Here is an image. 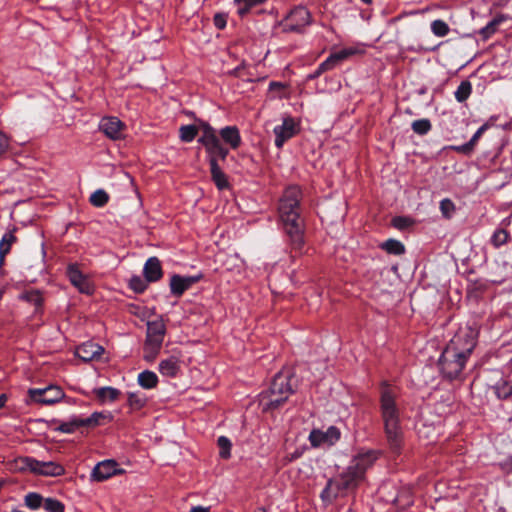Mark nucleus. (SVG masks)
Masks as SVG:
<instances>
[{"instance_id":"obj_6","label":"nucleus","mask_w":512,"mask_h":512,"mask_svg":"<svg viewBox=\"0 0 512 512\" xmlns=\"http://www.w3.org/2000/svg\"><path fill=\"white\" fill-rule=\"evenodd\" d=\"M201 128L202 134L198 138V143L205 148L209 165L225 161L229 154V149L221 143L216 129L208 122H202Z\"/></svg>"},{"instance_id":"obj_38","label":"nucleus","mask_w":512,"mask_h":512,"mask_svg":"<svg viewBox=\"0 0 512 512\" xmlns=\"http://www.w3.org/2000/svg\"><path fill=\"white\" fill-rule=\"evenodd\" d=\"M411 128L414 133L418 135H426L431 129L432 125L429 119L423 118L412 122Z\"/></svg>"},{"instance_id":"obj_42","label":"nucleus","mask_w":512,"mask_h":512,"mask_svg":"<svg viewBox=\"0 0 512 512\" xmlns=\"http://www.w3.org/2000/svg\"><path fill=\"white\" fill-rule=\"evenodd\" d=\"M414 223H415V221L412 218L407 217V216H395L392 219V226L401 231L407 230Z\"/></svg>"},{"instance_id":"obj_46","label":"nucleus","mask_w":512,"mask_h":512,"mask_svg":"<svg viewBox=\"0 0 512 512\" xmlns=\"http://www.w3.org/2000/svg\"><path fill=\"white\" fill-rule=\"evenodd\" d=\"M454 210L455 205L450 199L445 198L440 201V211L445 218H450Z\"/></svg>"},{"instance_id":"obj_26","label":"nucleus","mask_w":512,"mask_h":512,"mask_svg":"<svg viewBox=\"0 0 512 512\" xmlns=\"http://www.w3.org/2000/svg\"><path fill=\"white\" fill-rule=\"evenodd\" d=\"M507 17L503 14H499L494 17L491 21H489L483 28L479 30V35L482 37V40H488L492 35L496 33L498 27L501 23H503Z\"/></svg>"},{"instance_id":"obj_5","label":"nucleus","mask_w":512,"mask_h":512,"mask_svg":"<svg viewBox=\"0 0 512 512\" xmlns=\"http://www.w3.org/2000/svg\"><path fill=\"white\" fill-rule=\"evenodd\" d=\"M364 480L361 472H356L352 467H348L337 479H329L325 488L321 492V499L326 502H332L340 493L355 490Z\"/></svg>"},{"instance_id":"obj_30","label":"nucleus","mask_w":512,"mask_h":512,"mask_svg":"<svg viewBox=\"0 0 512 512\" xmlns=\"http://www.w3.org/2000/svg\"><path fill=\"white\" fill-rule=\"evenodd\" d=\"M162 348V343L145 341L143 346V359L149 363L156 360Z\"/></svg>"},{"instance_id":"obj_31","label":"nucleus","mask_w":512,"mask_h":512,"mask_svg":"<svg viewBox=\"0 0 512 512\" xmlns=\"http://www.w3.org/2000/svg\"><path fill=\"white\" fill-rule=\"evenodd\" d=\"M111 420L112 416L110 413L106 412H94L89 417L83 418L85 423V428H94L102 424L103 420Z\"/></svg>"},{"instance_id":"obj_35","label":"nucleus","mask_w":512,"mask_h":512,"mask_svg":"<svg viewBox=\"0 0 512 512\" xmlns=\"http://www.w3.org/2000/svg\"><path fill=\"white\" fill-rule=\"evenodd\" d=\"M127 402L132 409L140 410L146 405L147 397L140 392H130L128 393Z\"/></svg>"},{"instance_id":"obj_41","label":"nucleus","mask_w":512,"mask_h":512,"mask_svg":"<svg viewBox=\"0 0 512 512\" xmlns=\"http://www.w3.org/2000/svg\"><path fill=\"white\" fill-rule=\"evenodd\" d=\"M217 445L219 447V455L223 459H228L231 455V447L232 443L229 438L226 436H220L217 440Z\"/></svg>"},{"instance_id":"obj_51","label":"nucleus","mask_w":512,"mask_h":512,"mask_svg":"<svg viewBox=\"0 0 512 512\" xmlns=\"http://www.w3.org/2000/svg\"><path fill=\"white\" fill-rule=\"evenodd\" d=\"M486 127H487L486 125H482L481 127L478 128V130L471 137L469 142L472 143V146L475 147L476 143L478 142V140L480 139V137L482 136V134L486 130Z\"/></svg>"},{"instance_id":"obj_3","label":"nucleus","mask_w":512,"mask_h":512,"mask_svg":"<svg viewBox=\"0 0 512 512\" xmlns=\"http://www.w3.org/2000/svg\"><path fill=\"white\" fill-rule=\"evenodd\" d=\"M399 390L387 381L379 386V410L387 445L391 453L400 455L403 444V430L400 420V408L397 403Z\"/></svg>"},{"instance_id":"obj_50","label":"nucleus","mask_w":512,"mask_h":512,"mask_svg":"<svg viewBox=\"0 0 512 512\" xmlns=\"http://www.w3.org/2000/svg\"><path fill=\"white\" fill-rule=\"evenodd\" d=\"M9 149V138L8 136L0 131V155L4 154Z\"/></svg>"},{"instance_id":"obj_54","label":"nucleus","mask_w":512,"mask_h":512,"mask_svg":"<svg viewBox=\"0 0 512 512\" xmlns=\"http://www.w3.org/2000/svg\"><path fill=\"white\" fill-rule=\"evenodd\" d=\"M283 87H284V86H283V84H282V83H280V82H274V81H273V82H270V84H269V88H270V90H273V89H281V88H283Z\"/></svg>"},{"instance_id":"obj_43","label":"nucleus","mask_w":512,"mask_h":512,"mask_svg":"<svg viewBox=\"0 0 512 512\" xmlns=\"http://www.w3.org/2000/svg\"><path fill=\"white\" fill-rule=\"evenodd\" d=\"M42 505L47 512H64L65 510L64 504L54 498L44 499Z\"/></svg>"},{"instance_id":"obj_32","label":"nucleus","mask_w":512,"mask_h":512,"mask_svg":"<svg viewBox=\"0 0 512 512\" xmlns=\"http://www.w3.org/2000/svg\"><path fill=\"white\" fill-rule=\"evenodd\" d=\"M265 1L266 0H234V3L238 6V14L244 17L252 8L263 4Z\"/></svg>"},{"instance_id":"obj_48","label":"nucleus","mask_w":512,"mask_h":512,"mask_svg":"<svg viewBox=\"0 0 512 512\" xmlns=\"http://www.w3.org/2000/svg\"><path fill=\"white\" fill-rule=\"evenodd\" d=\"M451 149H453L459 153L468 155L473 151L474 146H472V143H470L468 141L467 143L460 145V146H451Z\"/></svg>"},{"instance_id":"obj_60","label":"nucleus","mask_w":512,"mask_h":512,"mask_svg":"<svg viewBox=\"0 0 512 512\" xmlns=\"http://www.w3.org/2000/svg\"><path fill=\"white\" fill-rule=\"evenodd\" d=\"M363 3L365 4H370L372 2V0H361Z\"/></svg>"},{"instance_id":"obj_59","label":"nucleus","mask_w":512,"mask_h":512,"mask_svg":"<svg viewBox=\"0 0 512 512\" xmlns=\"http://www.w3.org/2000/svg\"><path fill=\"white\" fill-rule=\"evenodd\" d=\"M255 512H266L265 508L260 507Z\"/></svg>"},{"instance_id":"obj_52","label":"nucleus","mask_w":512,"mask_h":512,"mask_svg":"<svg viewBox=\"0 0 512 512\" xmlns=\"http://www.w3.org/2000/svg\"><path fill=\"white\" fill-rule=\"evenodd\" d=\"M324 72H326V71H325V70H320V65H319V66L317 67V69H316L313 73H311V74H309V75L307 76V79H308V80H314V79L318 78V77H319L321 74H323Z\"/></svg>"},{"instance_id":"obj_11","label":"nucleus","mask_w":512,"mask_h":512,"mask_svg":"<svg viewBox=\"0 0 512 512\" xmlns=\"http://www.w3.org/2000/svg\"><path fill=\"white\" fill-rule=\"evenodd\" d=\"M66 275L71 284L78 289L80 293L91 295L94 292V287L86 275H84L78 264H69L66 269Z\"/></svg>"},{"instance_id":"obj_40","label":"nucleus","mask_w":512,"mask_h":512,"mask_svg":"<svg viewBox=\"0 0 512 512\" xmlns=\"http://www.w3.org/2000/svg\"><path fill=\"white\" fill-rule=\"evenodd\" d=\"M495 394L499 399H507L512 395V385L507 381L498 382L495 387Z\"/></svg>"},{"instance_id":"obj_33","label":"nucleus","mask_w":512,"mask_h":512,"mask_svg":"<svg viewBox=\"0 0 512 512\" xmlns=\"http://www.w3.org/2000/svg\"><path fill=\"white\" fill-rule=\"evenodd\" d=\"M472 93V84L468 80H464L457 87L454 96L459 103L465 102Z\"/></svg>"},{"instance_id":"obj_37","label":"nucleus","mask_w":512,"mask_h":512,"mask_svg":"<svg viewBox=\"0 0 512 512\" xmlns=\"http://www.w3.org/2000/svg\"><path fill=\"white\" fill-rule=\"evenodd\" d=\"M43 500L42 495L36 492H29L24 498L25 505L31 510L39 509L43 504Z\"/></svg>"},{"instance_id":"obj_53","label":"nucleus","mask_w":512,"mask_h":512,"mask_svg":"<svg viewBox=\"0 0 512 512\" xmlns=\"http://www.w3.org/2000/svg\"><path fill=\"white\" fill-rule=\"evenodd\" d=\"M190 512H210V510L207 507L194 506L191 508Z\"/></svg>"},{"instance_id":"obj_21","label":"nucleus","mask_w":512,"mask_h":512,"mask_svg":"<svg viewBox=\"0 0 512 512\" xmlns=\"http://www.w3.org/2000/svg\"><path fill=\"white\" fill-rule=\"evenodd\" d=\"M104 349L93 342H86L78 346L76 349V355L79 359L84 362H89L100 357Z\"/></svg>"},{"instance_id":"obj_45","label":"nucleus","mask_w":512,"mask_h":512,"mask_svg":"<svg viewBox=\"0 0 512 512\" xmlns=\"http://www.w3.org/2000/svg\"><path fill=\"white\" fill-rule=\"evenodd\" d=\"M509 234L505 229H497L492 237L491 242L495 247H500L508 242Z\"/></svg>"},{"instance_id":"obj_1","label":"nucleus","mask_w":512,"mask_h":512,"mask_svg":"<svg viewBox=\"0 0 512 512\" xmlns=\"http://www.w3.org/2000/svg\"><path fill=\"white\" fill-rule=\"evenodd\" d=\"M478 331L472 327L460 329L449 341L438 359V367L446 380H463V371L477 345Z\"/></svg>"},{"instance_id":"obj_7","label":"nucleus","mask_w":512,"mask_h":512,"mask_svg":"<svg viewBox=\"0 0 512 512\" xmlns=\"http://www.w3.org/2000/svg\"><path fill=\"white\" fill-rule=\"evenodd\" d=\"M311 14L304 6H296L290 10L287 16L279 23L282 31L289 33H302L311 23Z\"/></svg>"},{"instance_id":"obj_24","label":"nucleus","mask_w":512,"mask_h":512,"mask_svg":"<svg viewBox=\"0 0 512 512\" xmlns=\"http://www.w3.org/2000/svg\"><path fill=\"white\" fill-rule=\"evenodd\" d=\"M180 360L176 356H170L160 361L158 365L159 372L166 377H176L180 371Z\"/></svg>"},{"instance_id":"obj_13","label":"nucleus","mask_w":512,"mask_h":512,"mask_svg":"<svg viewBox=\"0 0 512 512\" xmlns=\"http://www.w3.org/2000/svg\"><path fill=\"white\" fill-rule=\"evenodd\" d=\"M125 123L115 116H105L99 122V130L111 140H120L124 137Z\"/></svg>"},{"instance_id":"obj_17","label":"nucleus","mask_w":512,"mask_h":512,"mask_svg":"<svg viewBox=\"0 0 512 512\" xmlns=\"http://www.w3.org/2000/svg\"><path fill=\"white\" fill-rule=\"evenodd\" d=\"M379 455L380 452L375 450H368L366 452L359 453L352 459L349 466L356 472H361V476L364 478L367 469L374 464Z\"/></svg>"},{"instance_id":"obj_18","label":"nucleus","mask_w":512,"mask_h":512,"mask_svg":"<svg viewBox=\"0 0 512 512\" xmlns=\"http://www.w3.org/2000/svg\"><path fill=\"white\" fill-rule=\"evenodd\" d=\"M357 52L355 48H344L340 51L330 54V56L320 63V70L330 71L340 65L343 61Z\"/></svg>"},{"instance_id":"obj_4","label":"nucleus","mask_w":512,"mask_h":512,"mask_svg":"<svg viewBox=\"0 0 512 512\" xmlns=\"http://www.w3.org/2000/svg\"><path fill=\"white\" fill-rule=\"evenodd\" d=\"M294 373L291 369H282L272 379L269 388L260 394V403L263 410H276L281 407L295 392L292 379Z\"/></svg>"},{"instance_id":"obj_23","label":"nucleus","mask_w":512,"mask_h":512,"mask_svg":"<svg viewBox=\"0 0 512 512\" xmlns=\"http://www.w3.org/2000/svg\"><path fill=\"white\" fill-rule=\"evenodd\" d=\"M218 134L221 139L228 144L232 149H237L241 145V136L239 129L236 126H226L222 128Z\"/></svg>"},{"instance_id":"obj_25","label":"nucleus","mask_w":512,"mask_h":512,"mask_svg":"<svg viewBox=\"0 0 512 512\" xmlns=\"http://www.w3.org/2000/svg\"><path fill=\"white\" fill-rule=\"evenodd\" d=\"M197 124H190V125H182L179 128V138L184 143H190L192 142L198 133L201 131V123L204 122L201 119H198Z\"/></svg>"},{"instance_id":"obj_61","label":"nucleus","mask_w":512,"mask_h":512,"mask_svg":"<svg viewBox=\"0 0 512 512\" xmlns=\"http://www.w3.org/2000/svg\"><path fill=\"white\" fill-rule=\"evenodd\" d=\"M12 512H24V511H21V510H18V509H14V510H12Z\"/></svg>"},{"instance_id":"obj_9","label":"nucleus","mask_w":512,"mask_h":512,"mask_svg":"<svg viewBox=\"0 0 512 512\" xmlns=\"http://www.w3.org/2000/svg\"><path fill=\"white\" fill-rule=\"evenodd\" d=\"M28 395L33 402L52 405L59 402L65 393L59 386L50 385L45 388H31Z\"/></svg>"},{"instance_id":"obj_27","label":"nucleus","mask_w":512,"mask_h":512,"mask_svg":"<svg viewBox=\"0 0 512 512\" xmlns=\"http://www.w3.org/2000/svg\"><path fill=\"white\" fill-rule=\"evenodd\" d=\"M210 166V174L212 181L219 190H224L229 187L226 174L221 170L219 164H212Z\"/></svg>"},{"instance_id":"obj_2","label":"nucleus","mask_w":512,"mask_h":512,"mask_svg":"<svg viewBox=\"0 0 512 512\" xmlns=\"http://www.w3.org/2000/svg\"><path fill=\"white\" fill-rule=\"evenodd\" d=\"M302 192L297 186H289L285 189L278 204V215L282 229L286 235L287 245L291 249V257L302 253L305 245V223L302 217L300 201Z\"/></svg>"},{"instance_id":"obj_19","label":"nucleus","mask_w":512,"mask_h":512,"mask_svg":"<svg viewBox=\"0 0 512 512\" xmlns=\"http://www.w3.org/2000/svg\"><path fill=\"white\" fill-rule=\"evenodd\" d=\"M166 334V326L162 317L147 322V333L145 341L162 343Z\"/></svg>"},{"instance_id":"obj_8","label":"nucleus","mask_w":512,"mask_h":512,"mask_svg":"<svg viewBox=\"0 0 512 512\" xmlns=\"http://www.w3.org/2000/svg\"><path fill=\"white\" fill-rule=\"evenodd\" d=\"M23 462L25 467L34 474L57 477L65 473V468L61 464L53 461L44 462L32 457H25Z\"/></svg>"},{"instance_id":"obj_58","label":"nucleus","mask_w":512,"mask_h":512,"mask_svg":"<svg viewBox=\"0 0 512 512\" xmlns=\"http://www.w3.org/2000/svg\"><path fill=\"white\" fill-rule=\"evenodd\" d=\"M299 456H300V454H298V453H294V454L292 455V457H291V460H294V459L298 458Z\"/></svg>"},{"instance_id":"obj_34","label":"nucleus","mask_w":512,"mask_h":512,"mask_svg":"<svg viewBox=\"0 0 512 512\" xmlns=\"http://www.w3.org/2000/svg\"><path fill=\"white\" fill-rule=\"evenodd\" d=\"M16 242L17 237L14 235L13 231L6 232L0 240V254L2 256H6L7 254H9L12 245Z\"/></svg>"},{"instance_id":"obj_12","label":"nucleus","mask_w":512,"mask_h":512,"mask_svg":"<svg viewBox=\"0 0 512 512\" xmlns=\"http://www.w3.org/2000/svg\"><path fill=\"white\" fill-rule=\"evenodd\" d=\"M202 279V273L192 276H181L179 274H173L169 283L170 292L173 296L179 298L194 284L198 283Z\"/></svg>"},{"instance_id":"obj_36","label":"nucleus","mask_w":512,"mask_h":512,"mask_svg":"<svg viewBox=\"0 0 512 512\" xmlns=\"http://www.w3.org/2000/svg\"><path fill=\"white\" fill-rule=\"evenodd\" d=\"M89 201L95 207H104L109 201V195L105 190L98 189L91 194Z\"/></svg>"},{"instance_id":"obj_56","label":"nucleus","mask_w":512,"mask_h":512,"mask_svg":"<svg viewBox=\"0 0 512 512\" xmlns=\"http://www.w3.org/2000/svg\"><path fill=\"white\" fill-rule=\"evenodd\" d=\"M506 465L512 470V455L507 459Z\"/></svg>"},{"instance_id":"obj_39","label":"nucleus","mask_w":512,"mask_h":512,"mask_svg":"<svg viewBox=\"0 0 512 512\" xmlns=\"http://www.w3.org/2000/svg\"><path fill=\"white\" fill-rule=\"evenodd\" d=\"M431 31L437 37H444L450 32V28L445 21L437 19L432 21Z\"/></svg>"},{"instance_id":"obj_20","label":"nucleus","mask_w":512,"mask_h":512,"mask_svg":"<svg viewBox=\"0 0 512 512\" xmlns=\"http://www.w3.org/2000/svg\"><path fill=\"white\" fill-rule=\"evenodd\" d=\"M143 275L147 282H156L163 277L161 262L157 257H150L146 260Z\"/></svg>"},{"instance_id":"obj_10","label":"nucleus","mask_w":512,"mask_h":512,"mask_svg":"<svg viewBox=\"0 0 512 512\" xmlns=\"http://www.w3.org/2000/svg\"><path fill=\"white\" fill-rule=\"evenodd\" d=\"M275 135V146L281 149L283 145L293 138L299 132V124L292 117L283 119L282 124L277 125L273 129Z\"/></svg>"},{"instance_id":"obj_29","label":"nucleus","mask_w":512,"mask_h":512,"mask_svg":"<svg viewBox=\"0 0 512 512\" xmlns=\"http://www.w3.org/2000/svg\"><path fill=\"white\" fill-rule=\"evenodd\" d=\"M379 247L391 255L400 256L405 253L404 244L401 241L393 238L384 241L383 243L380 244Z\"/></svg>"},{"instance_id":"obj_22","label":"nucleus","mask_w":512,"mask_h":512,"mask_svg":"<svg viewBox=\"0 0 512 512\" xmlns=\"http://www.w3.org/2000/svg\"><path fill=\"white\" fill-rule=\"evenodd\" d=\"M95 398L100 404L112 403L119 399L121 391L111 386L99 387L93 390Z\"/></svg>"},{"instance_id":"obj_44","label":"nucleus","mask_w":512,"mask_h":512,"mask_svg":"<svg viewBox=\"0 0 512 512\" xmlns=\"http://www.w3.org/2000/svg\"><path fill=\"white\" fill-rule=\"evenodd\" d=\"M147 281L145 278H141L140 276H133L131 277L129 281V287L135 292V293H143L147 289Z\"/></svg>"},{"instance_id":"obj_14","label":"nucleus","mask_w":512,"mask_h":512,"mask_svg":"<svg viewBox=\"0 0 512 512\" xmlns=\"http://www.w3.org/2000/svg\"><path fill=\"white\" fill-rule=\"evenodd\" d=\"M340 435V430L335 426H330L326 431L313 429L309 434V441L313 447H319L322 444L332 446L340 439Z\"/></svg>"},{"instance_id":"obj_16","label":"nucleus","mask_w":512,"mask_h":512,"mask_svg":"<svg viewBox=\"0 0 512 512\" xmlns=\"http://www.w3.org/2000/svg\"><path fill=\"white\" fill-rule=\"evenodd\" d=\"M46 423L52 430L65 434H73L78 429L85 428L83 418L78 416H73L68 421H60L59 419L53 418L46 421Z\"/></svg>"},{"instance_id":"obj_15","label":"nucleus","mask_w":512,"mask_h":512,"mask_svg":"<svg viewBox=\"0 0 512 512\" xmlns=\"http://www.w3.org/2000/svg\"><path fill=\"white\" fill-rule=\"evenodd\" d=\"M122 472L123 470L118 467V463L115 460H104L93 468L91 478L102 482Z\"/></svg>"},{"instance_id":"obj_49","label":"nucleus","mask_w":512,"mask_h":512,"mask_svg":"<svg viewBox=\"0 0 512 512\" xmlns=\"http://www.w3.org/2000/svg\"><path fill=\"white\" fill-rule=\"evenodd\" d=\"M28 301L33 303L36 307H40L43 303V297L40 292L35 291L28 295Z\"/></svg>"},{"instance_id":"obj_57","label":"nucleus","mask_w":512,"mask_h":512,"mask_svg":"<svg viewBox=\"0 0 512 512\" xmlns=\"http://www.w3.org/2000/svg\"><path fill=\"white\" fill-rule=\"evenodd\" d=\"M5 257H6V256H2V255L0 254V267L4 264V262H5Z\"/></svg>"},{"instance_id":"obj_28","label":"nucleus","mask_w":512,"mask_h":512,"mask_svg":"<svg viewBox=\"0 0 512 512\" xmlns=\"http://www.w3.org/2000/svg\"><path fill=\"white\" fill-rule=\"evenodd\" d=\"M137 382L144 389H153L158 385L159 379L155 372L144 370L138 374Z\"/></svg>"},{"instance_id":"obj_55","label":"nucleus","mask_w":512,"mask_h":512,"mask_svg":"<svg viewBox=\"0 0 512 512\" xmlns=\"http://www.w3.org/2000/svg\"><path fill=\"white\" fill-rule=\"evenodd\" d=\"M7 395L6 394H1L0 395V409L2 407H4L5 403L7 402Z\"/></svg>"},{"instance_id":"obj_47","label":"nucleus","mask_w":512,"mask_h":512,"mask_svg":"<svg viewBox=\"0 0 512 512\" xmlns=\"http://www.w3.org/2000/svg\"><path fill=\"white\" fill-rule=\"evenodd\" d=\"M213 23L216 28L222 30L227 24V15L223 13H216L213 18Z\"/></svg>"}]
</instances>
